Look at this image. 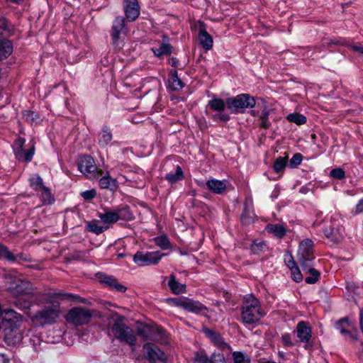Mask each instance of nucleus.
<instances>
[{"mask_svg": "<svg viewBox=\"0 0 363 363\" xmlns=\"http://www.w3.org/2000/svg\"><path fill=\"white\" fill-rule=\"evenodd\" d=\"M38 195L42 203L45 205H51L55 201L54 195L48 186H45L39 193H38Z\"/></svg>", "mask_w": 363, "mask_h": 363, "instance_id": "nucleus-30", "label": "nucleus"}, {"mask_svg": "<svg viewBox=\"0 0 363 363\" xmlns=\"http://www.w3.org/2000/svg\"><path fill=\"white\" fill-rule=\"evenodd\" d=\"M124 11L126 18L130 21H135L140 14V9L137 0H125Z\"/></svg>", "mask_w": 363, "mask_h": 363, "instance_id": "nucleus-14", "label": "nucleus"}, {"mask_svg": "<svg viewBox=\"0 0 363 363\" xmlns=\"http://www.w3.org/2000/svg\"><path fill=\"white\" fill-rule=\"evenodd\" d=\"M294 333L296 334L299 341L305 344L304 348L308 349V342H310L312 337V329L308 323L305 321H301L298 323Z\"/></svg>", "mask_w": 363, "mask_h": 363, "instance_id": "nucleus-10", "label": "nucleus"}, {"mask_svg": "<svg viewBox=\"0 0 363 363\" xmlns=\"http://www.w3.org/2000/svg\"><path fill=\"white\" fill-rule=\"evenodd\" d=\"M10 2L19 4L23 2L24 0H9Z\"/></svg>", "mask_w": 363, "mask_h": 363, "instance_id": "nucleus-61", "label": "nucleus"}, {"mask_svg": "<svg viewBox=\"0 0 363 363\" xmlns=\"http://www.w3.org/2000/svg\"><path fill=\"white\" fill-rule=\"evenodd\" d=\"M35 153V147L32 146L29 149L15 150L16 158L20 162H29L32 160Z\"/></svg>", "mask_w": 363, "mask_h": 363, "instance_id": "nucleus-20", "label": "nucleus"}, {"mask_svg": "<svg viewBox=\"0 0 363 363\" xmlns=\"http://www.w3.org/2000/svg\"><path fill=\"white\" fill-rule=\"evenodd\" d=\"M111 331L115 338L120 342H125L130 346L135 345L136 335L130 328L123 324L114 323L111 327Z\"/></svg>", "mask_w": 363, "mask_h": 363, "instance_id": "nucleus-5", "label": "nucleus"}, {"mask_svg": "<svg viewBox=\"0 0 363 363\" xmlns=\"http://www.w3.org/2000/svg\"><path fill=\"white\" fill-rule=\"evenodd\" d=\"M99 217L105 224L114 223L118 220L116 208L113 210H106L104 213H99Z\"/></svg>", "mask_w": 363, "mask_h": 363, "instance_id": "nucleus-31", "label": "nucleus"}, {"mask_svg": "<svg viewBox=\"0 0 363 363\" xmlns=\"http://www.w3.org/2000/svg\"><path fill=\"white\" fill-rule=\"evenodd\" d=\"M125 33V19L121 16L115 18L111 32V38L113 44L116 48H120L121 43L119 40L121 34Z\"/></svg>", "mask_w": 363, "mask_h": 363, "instance_id": "nucleus-11", "label": "nucleus"}, {"mask_svg": "<svg viewBox=\"0 0 363 363\" xmlns=\"http://www.w3.org/2000/svg\"><path fill=\"white\" fill-rule=\"evenodd\" d=\"M218 360V355L213 354L209 358L203 352H196L194 357L195 363H220Z\"/></svg>", "mask_w": 363, "mask_h": 363, "instance_id": "nucleus-34", "label": "nucleus"}, {"mask_svg": "<svg viewBox=\"0 0 363 363\" xmlns=\"http://www.w3.org/2000/svg\"><path fill=\"white\" fill-rule=\"evenodd\" d=\"M269 111L268 108H264L260 115L258 116L259 121H260L259 126L264 129H268L270 126L269 121Z\"/></svg>", "mask_w": 363, "mask_h": 363, "instance_id": "nucleus-40", "label": "nucleus"}, {"mask_svg": "<svg viewBox=\"0 0 363 363\" xmlns=\"http://www.w3.org/2000/svg\"><path fill=\"white\" fill-rule=\"evenodd\" d=\"M32 284L26 280H19L15 286L11 288V292L16 296L27 295L32 293Z\"/></svg>", "mask_w": 363, "mask_h": 363, "instance_id": "nucleus-16", "label": "nucleus"}, {"mask_svg": "<svg viewBox=\"0 0 363 363\" xmlns=\"http://www.w3.org/2000/svg\"><path fill=\"white\" fill-rule=\"evenodd\" d=\"M203 332L220 349L223 350L225 348H230V346L223 341V337L215 331L205 328H203Z\"/></svg>", "mask_w": 363, "mask_h": 363, "instance_id": "nucleus-18", "label": "nucleus"}, {"mask_svg": "<svg viewBox=\"0 0 363 363\" xmlns=\"http://www.w3.org/2000/svg\"><path fill=\"white\" fill-rule=\"evenodd\" d=\"M165 179L171 184H174L184 179V172L180 166H177L174 173H169L165 175Z\"/></svg>", "mask_w": 363, "mask_h": 363, "instance_id": "nucleus-37", "label": "nucleus"}, {"mask_svg": "<svg viewBox=\"0 0 363 363\" xmlns=\"http://www.w3.org/2000/svg\"><path fill=\"white\" fill-rule=\"evenodd\" d=\"M264 315L259 301L253 295L245 296L241 307V319L246 324L258 322Z\"/></svg>", "mask_w": 363, "mask_h": 363, "instance_id": "nucleus-2", "label": "nucleus"}, {"mask_svg": "<svg viewBox=\"0 0 363 363\" xmlns=\"http://www.w3.org/2000/svg\"><path fill=\"white\" fill-rule=\"evenodd\" d=\"M284 262L290 269L296 266V264L291 254H286L285 255Z\"/></svg>", "mask_w": 363, "mask_h": 363, "instance_id": "nucleus-54", "label": "nucleus"}, {"mask_svg": "<svg viewBox=\"0 0 363 363\" xmlns=\"http://www.w3.org/2000/svg\"><path fill=\"white\" fill-rule=\"evenodd\" d=\"M281 340L285 347H291L294 345L289 333L283 334L281 336Z\"/></svg>", "mask_w": 363, "mask_h": 363, "instance_id": "nucleus-53", "label": "nucleus"}, {"mask_svg": "<svg viewBox=\"0 0 363 363\" xmlns=\"http://www.w3.org/2000/svg\"><path fill=\"white\" fill-rule=\"evenodd\" d=\"M168 286L172 292L175 294H181L186 291V285L178 282L174 274L169 276Z\"/></svg>", "mask_w": 363, "mask_h": 363, "instance_id": "nucleus-24", "label": "nucleus"}, {"mask_svg": "<svg viewBox=\"0 0 363 363\" xmlns=\"http://www.w3.org/2000/svg\"><path fill=\"white\" fill-rule=\"evenodd\" d=\"M118 220L130 221L134 219V215L128 205L123 204L116 208Z\"/></svg>", "mask_w": 363, "mask_h": 363, "instance_id": "nucleus-22", "label": "nucleus"}, {"mask_svg": "<svg viewBox=\"0 0 363 363\" xmlns=\"http://www.w3.org/2000/svg\"><path fill=\"white\" fill-rule=\"evenodd\" d=\"M46 300L50 306L45 307L33 315L32 320L35 325H44L45 324L50 325L54 323L60 314V301H72L78 303H86L85 298L72 294L63 293L61 291L48 293Z\"/></svg>", "mask_w": 363, "mask_h": 363, "instance_id": "nucleus-1", "label": "nucleus"}, {"mask_svg": "<svg viewBox=\"0 0 363 363\" xmlns=\"http://www.w3.org/2000/svg\"><path fill=\"white\" fill-rule=\"evenodd\" d=\"M265 230L271 234H273L278 238H283L286 233V230L283 225L269 223L266 225Z\"/></svg>", "mask_w": 363, "mask_h": 363, "instance_id": "nucleus-26", "label": "nucleus"}, {"mask_svg": "<svg viewBox=\"0 0 363 363\" xmlns=\"http://www.w3.org/2000/svg\"><path fill=\"white\" fill-rule=\"evenodd\" d=\"M291 272V277L296 282H300L303 280V275L299 268L296 266L290 269Z\"/></svg>", "mask_w": 363, "mask_h": 363, "instance_id": "nucleus-49", "label": "nucleus"}, {"mask_svg": "<svg viewBox=\"0 0 363 363\" xmlns=\"http://www.w3.org/2000/svg\"><path fill=\"white\" fill-rule=\"evenodd\" d=\"M24 143H25V140L23 138H18V139L16 140L14 142V150L23 149Z\"/></svg>", "mask_w": 363, "mask_h": 363, "instance_id": "nucleus-57", "label": "nucleus"}, {"mask_svg": "<svg viewBox=\"0 0 363 363\" xmlns=\"http://www.w3.org/2000/svg\"><path fill=\"white\" fill-rule=\"evenodd\" d=\"M297 258L301 267L313 263L315 256L313 255V242L311 240L306 239L300 243Z\"/></svg>", "mask_w": 363, "mask_h": 363, "instance_id": "nucleus-6", "label": "nucleus"}, {"mask_svg": "<svg viewBox=\"0 0 363 363\" xmlns=\"http://www.w3.org/2000/svg\"><path fill=\"white\" fill-rule=\"evenodd\" d=\"M188 298H174L172 299V302L174 305L182 307L184 309V305L186 303Z\"/></svg>", "mask_w": 363, "mask_h": 363, "instance_id": "nucleus-56", "label": "nucleus"}, {"mask_svg": "<svg viewBox=\"0 0 363 363\" xmlns=\"http://www.w3.org/2000/svg\"><path fill=\"white\" fill-rule=\"evenodd\" d=\"M198 39L199 43L202 45V47L206 50H209L213 47V38L211 35H209L205 29H200Z\"/></svg>", "mask_w": 363, "mask_h": 363, "instance_id": "nucleus-23", "label": "nucleus"}, {"mask_svg": "<svg viewBox=\"0 0 363 363\" xmlns=\"http://www.w3.org/2000/svg\"><path fill=\"white\" fill-rule=\"evenodd\" d=\"M169 87L174 91H179L184 87V83L178 77L177 72L175 69L170 71V76L168 80Z\"/></svg>", "mask_w": 363, "mask_h": 363, "instance_id": "nucleus-25", "label": "nucleus"}, {"mask_svg": "<svg viewBox=\"0 0 363 363\" xmlns=\"http://www.w3.org/2000/svg\"><path fill=\"white\" fill-rule=\"evenodd\" d=\"M213 119L216 122L220 121H228L230 119V116L228 113L223 112H218V113L213 116Z\"/></svg>", "mask_w": 363, "mask_h": 363, "instance_id": "nucleus-50", "label": "nucleus"}, {"mask_svg": "<svg viewBox=\"0 0 363 363\" xmlns=\"http://www.w3.org/2000/svg\"><path fill=\"white\" fill-rule=\"evenodd\" d=\"M29 185L30 188L39 193L45 186H46L43 182L42 177L39 174H33L28 179Z\"/></svg>", "mask_w": 363, "mask_h": 363, "instance_id": "nucleus-27", "label": "nucleus"}, {"mask_svg": "<svg viewBox=\"0 0 363 363\" xmlns=\"http://www.w3.org/2000/svg\"><path fill=\"white\" fill-rule=\"evenodd\" d=\"M320 225V223H318V222H317V221H315V222L313 223V226H314V227H318Z\"/></svg>", "mask_w": 363, "mask_h": 363, "instance_id": "nucleus-64", "label": "nucleus"}, {"mask_svg": "<svg viewBox=\"0 0 363 363\" xmlns=\"http://www.w3.org/2000/svg\"><path fill=\"white\" fill-rule=\"evenodd\" d=\"M18 257H20V255L15 256L11 251L9 250L7 247L0 244V259L15 262L17 260Z\"/></svg>", "mask_w": 363, "mask_h": 363, "instance_id": "nucleus-39", "label": "nucleus"}, {"mask_svg": "<svg viewBox=\"0 0 363 363\" xmlns=\"http://www.w3.org/2000/svg\"><path fill=\"white\" fill-rule=\"evenodd\" d=\"M205 185L208 189L216 194H222L226 189V182L225 180L210 179L206 181Z\"/></svg>", "mask_w": 363, "mask_h": 363, "instance_id": "nucleus-17", "label": "nucleus"}, {"mask_svg": "<svg viewBox=\"0 0 363 363\" xmlns=\"http://www.w3.org/2000/svg\"><path fill=\"white\" fill-rule=\"evenodd\" d=\"M287 120L297 125H303L306 123V118L300 113H294L287 116Z\"/></svg>", "mask_w": 363, "mask_h": 363, "instance_id": "nucleus-42", "label": "nucleus"}, {"mask_svg": "<svg viewBox=\"0 0 363 363\" xmlns=\"http://www.w3.org/2000/svg\"><path fill=\"white\" fill-rule=\"evenodd\" d=\"M336 328L345 338H355L357 330L347 318L340 319L336 323Z\"/></svg>", "mask_w": 363, "mask_h": 363, "instance_id": "nucleus-12", "label": "nucleus"}, {"mask_svg": "<svg viewBox=\"0 0 363 363\" xmlns=\"http://www.w3.org/2000/svg\"><path fill=\"white\" fill-rule=\"evenodd\" d=\"M91 317V310L83 307H74L67 312L65 319L75 326H80L88 324Z\"/></svg>", "mask_w": 363, "mask_h": 363, "instance_id": "nucleus-4", "label": "nucleus"}, {"mask_svg": "<svg viewBox=\"0 0 363 363\" xmlns=\"http://www.w3.org/2000/svg\"><path fill=\"white\" fill-rule=\"evenodd\" d=\"M302 155L300 153L295 154L290 160V165L292 167H296L299 165L302 161Z\"/></svg>", "mask_w": 363, "mask_h": 363, "instance_id": "nucleus-52", "label": "nucleus"}, {"mask_svg": "<svg viewBox=\"0 0 363 363\" xmlns=\"http://www.w3.org/2000/svg\"><path fill=\"white\" fill-rule=\"evenodd\" d=\"M172 47L167 43L160 45L159 48H152V51L155 56L160 57L163 55H170L172 53Z\"/></svg>", "mask_w": 363, "mask_h": 363, "instance_id": "nucleus-35", "label": "nucleus"}, {"mask_svg": "<svg viewBox=\"0 0 363 363\" xmlns=\"http://www.w3.org/2000/svg\"><path fill=\"white\" fill-rule=\"evenodd\" d=\"M323 235L333 242H340L344 237L342 227L337 226L335 223H325L323 228Z\"/></svg>", "mask_w": 363, "mask_h": 363, "instance_id": "nucleus-9", "label": "nucleus"}, {"mask_svg": "<svg viewBox=\"0 0 363 363\" xmlns=\"http://www.w3.org/2000/svg\"><path fill=\"white\" fill-rule=\"evenodd\" d=\"M330 176L334 179L341 180L345 177V173L341 168H335L330 171Z\"/></svg>", "mask_w": 363, "mask_h": 363, "instance_id": "nucleus-48", "label": "nucleus"}, {"mask_svg": "<svg viewBox=\"0 0 363 363\" xmlns=\"http://www.w3.org/2000/svg\"><path fill=\"white\" fill-rule=\"evenodd\" d=\"M286 157H279L277 158L273 165L274 172L277 173L282 172L286 166Z\"/></svg>", "mask_w": 363, "mask_h": 363, "instance_id": "nucleus-41", "label": "nucleus"}, {"mask_svg": "<svg viewBox=\"0 0 363 363\" xmlns=\"http://www.w3.org/2000/svg\"><path fill=\"white\" fill-rule=\"evenodd\" d=\"M108 226L100 225L96 220L88 222L86 223L87 230L94 233L96 235H99L104 233L105 230L108 229Z\"/></svg>", "mask_w": 363, "mask_h": 363, "instance_id": "nucleus-38", "label": "nucleus"}, {"mask_svg": "<svg viewBox=\"0 0 363 363\" xmlns=\"http://www.w3.org/2000/svg\"><path fill=\"white\" fill-rule=\"evenodd\" d=\"M301 268L306 274H309L305 279V281L307 284H313L318 281L320 274L313 267V264H307L306 266H302Z\"/></svg>", "mask_w": 363, "mask_h": 363, "instance_id": "nucleus-19", "label": "nucleus"}, {"mask_svg": "<svg viewBox=\"0 0 363 363\" xmlns=\"http://www.w3.org/2000/svg\"><path fill=\"white\" fill-rule=\"evenodd\" d=\"M80 194L84 200L90 201L96 196V191L94 189H90L82 191Z\"/></svg>", "mask_w": 363, "mask_h": 363, "instance_id": "nucleus-51", "label": "nucleus"}, {"mask_svg": "<svg viewBox=\"0 0 363 363\" xmlns=\"http://www.w3.org/2000/svg\"><path fill=\"white\" fill-rule=\"evenodd\" d=\"M13 45L11 40H0V61L8 58L13 52Z\"/></svg>", "mask_w": 363, "mask_h": 363, "instance_id": "nucleus-21", "label": "nucleus"}, {"mask_svg": "<svg viewBox=\"0 0 363 363\" xmlns=\"http://www.w3.org/2000/svg\"><path fill=\"white\" fill-rule=\"evenodd\" d=\"M251 115L253 116H258V112L256 110H252L250 112Z\"/></svg>", "mask_w": 363, "mask_h": 363, "instance_id": "nucleus-62", "label": "nucleus"}, {"mask_svg": "<svg viewBox=\"0 0 363 363\" xmlns=\"http://www.w3.org/2000/svg\"><path fill=\"white\" fill-rule=\"evenodd\" d=\"M78 169L89 179H95L97 176V167L91 156L83 155L79 158Z\"/></svg>", "mask_w": 363, "mask_h": 363, "instance_id": "nucleus-8", "label": "nucleus"}, {"mask_svg": "<svg viewBox=\"0 0 363 363\" xmlns=\"http://www.w3.org/2000/svg\"><path fill=\"white\" fill-rule=\"evenodd\" d=\"M184 309L191 313H199L203 310H206V308L199 301L187 299L186 303L184 305Z\"/></svg>", "mask_w": 363, "mask_h": 363, "instance_id": "nucleus-29", "label": "nucleus"}, {"mask_svg": "<svg viewBox=\"0 0 363 363\" xmlns=\"http://www.w3.org/2000/svg\"><path fill=\"white\" fill-rule=\"evenodd\" d=\"M9 34L10 29L7 20L6 18H0V35L9 36Z\"/></svg>", "mask_w": 363, "mask_h": 363, "instance_id": "nucleus-47", "label": "nucleus"}, {"mask_svg": "<svg viewBox=\"0 0 363 363\" xmlns=\"http://www.w3.org/2000/svg\"><path fill=\"white\" fill-rule=\"evenodd\" d=\"M23 116L25 120L30 123H38L40 121L39 115L31 111H25Z\"/></svg>", "mask_w": 363, "mask_h": 363, "instance_id": "nucleus-43", "label": "nucleus"}, {"mask_svg": "<svg viewBox=\"0 0 363 363\" xmlns=\"http://www.w3.org/2000/svg\"><path fill=\"white\" fill-rule=\"evenodd\" d=\"M362 213H363V198L361 199L357 202V203L356 204V206H354V208L352 210V213L354 215H358Z\"/></svg>", "mask_w": 363, "mask_h": 363, "instance_id": "nucleus-55", "label": "nucleus"}, {"mask_svg": "<svg viewBox=\"0 0 363 363\" xmlns=\"http://www.w3.org/2000/svg\"><path fill=\"white\" fill-rule=\"evenodd\" d=\"M143 349L147 354L148 359L155 363L157 361H164L165 355L164 352L157 347L151 343H146L143 346Z\"/></svg>", "mask_w": 363, "mask_h": 363, "instance_id": "nucleus-13", "label": "nucleus"}, {"mask_svg": "<svg viewBox=\"0 0 363 363\" xmlns=\"http://www.w3.org/2000/svg\"><path fill=\"white\" fill-rule=\"evenodd\" d=\"M165 255L159 251L155 252H137L133 257V262L140 267L157 264Z\"/></svg>", "mask_w": 363, "mask_h": 363, "instance_id": "nucleus-7", "label": "nucleus"}, {"mask_svg": "<svg viewBox=\"0 0 363 363\" xmlns=\"http://www.w3.org/2000/svg\"><path fill=\"white\" fill-rule=\"evenodd\" d=\"M217 361H219L220 363H225V358H224L223 355L218 354Z\"/></svg>", "mask_w": 363, "mask_h": 363, "instance_id": "nucleus-60", "label": "nucleus"}, {"mask_svg": "<svg viewBox=\"0 0 363 363\" xmlns=\"http://www.w3.org/2000/svg\"><path fill=\"white\" fill-rule=\"evenodd\" d=\"M123 178H124L125 182L128 183V185L131 186L142 188L145 185L144 175L143 174L140 175L134 174L128 177L126 176H123Z\"/></svg>", "mask_w": 363, "mask_h": 363, "instance_id": "nucleus-32", "label": "nucleus"}, {"mask_svg": "<svg viewBox=\"0 0 363 363\" xmlns=\"http://www.w3.org/2000/svg\"><path fill=\"white\" fill-rule=\"evenodd\" d=\"M97 275L101 282L106 284L111 289H114L119 292H125L126 291V287L118 283L116 279L102 273H99Z\"/></svg>", "mask_w": 363, "mask_h": 363, "instance_id": "nucleus-15", "label": "nucleus"}, {"mask_svg": "<svg viewBox=\"0 0 363 363\" xmlns=\"http://www.w3.org/2000/svg\"><path fill=\"white\" fill-rule=\"evenodd\" d=\"M337 43L347 47H350L353 51L363 55V45H362L359 43H350L345 39L339 40Z\"/></svg>", "mask_w": 363, "mask_h": 363, "instance_id": "nucleus-44", "label": "nucleus"}, {"mask_svg": "<svg viewBox=\"0 0 363 363\" xmlns=\"http://www.w3.org/2000/svg\"><path fill=\"white\" fill-rule=\"evenodd\" d=\"M113 135L110 128L104 126L99 135V144L101 147L106 146L112 140Z\"/></svg>", "mask_w": 363, "mask_h": 363, "instance_id": "nucleus-33", "label": "nucleus"}, {"mask_svg": "<svg viewBox=\"0 0 363 363\" xmlns=\"http://www.w3.org/2000/svg\"><path fill=\"white\" fill-rule=\"evenodd\" d=\"M234 363H250V357L243 352H234L233 353Z\"/></svg>", "mask_w": 363, "mask_h": 363, "instance_id": "nucleus-45", "label": "nucleus"}, {"mask_svg": "<svg viewBox=\"0 0 363 363\" xmlns=\"http://www.w3.org/2000/svg\"><path fill=\"white\" fill-rule=\"evenodd\" d=\"M169 64L171 65L172 67H177L178 66V65H179V61L177 60V58L172 57L169 60Z\"/></svg>", "mask_w": 363, "mask_h": 363, "instance_id": "nucleus-59", "label": "nucleus"}, {"mask_svg": "<svg viewBox=\"0 0 363 363\" xmlns=\"http://www.w3.org/2000/svg\"><path fill=\"white\" fill-rule=\"evenodd\" d=\"M241 220H242V223H247L249 222V220H246V218H245V216L244 214L242 215L241 216Z\"/></svg>", "mask_w": 363, "mask_h": 363, "instance_id": "nucleus-63", "label": "nucleus"}, {"mask_svg": "<svg viewBox=\"0 0 363 363\" xmlns=\"http://www.w3.org/2000/svg\"><path fill=\"white\" fill-rule=\"evenodd\" d=\"M227 107L233 113H242L244 109L252 108L256 105L255 98L248 94H240L226 99Z\"/></svg>", "mask_w": 363, "mask_h": 363, "instance_id": "nucleus-3", "label": "nucleus"}, {"mask_svg": "<svg viewBox=\"0 0 363 363\" xmlns=\"http://www.w3.org/2000/svg\"><path fill=\"white\" fill-rule=\"evenodd\" d=\"M210 108L216 112H223L227 106L226 101L219 98H213L208 101Z\"/></svg>", "mask_w": 363, "mask_h": 363, "instance_id": "nucleus-36", "label": "nucleus"}, {"mask_svg": "<svg viewBox=\"0 0 363 363\" xmlns=\"http://www.w3.org/2000/svg\"><path fill=\"white\" fill-rule=\"evenodd\" d=\"M264 244L263 242H259V243H257V242H254L251 247H252V250L255 252L257 250H262V248L264 247Z\"/></svg>", "mask_w": 363, "mask_h": 363, "instance_id": "nucleus-58", "label": "nucleus"}, {"mask_svg": "<svg viewBox=\"0 0 363 363\" xmlns=\"http://www.w3.org/2000/svg\"><path fill=\"white\" fill-rule=\"evenodd\" d=\"M99 184L101 189H109L112 191H116L118 187L116 179H112L108 174L101 177L99 181Z\"/></svg>", "mask_w": 363, "mask_h": 363, "instance_id": "nucleus-28", "label": "nucleus"}, {"mask_svg": "<svg viewBox=\"0 0 363 363\" xmlns=\"http://www.w3.org/2000/svg\"><path fill=\"white\" fill-rule=\"evenodd\" d=\"M155 244L162 250H167L170 247V242L166 236H159L155 238Z\"/></svg>", "mask_w": 363, "mask_h": 363, "instance_id": "nucleus-46", "label": "nucleus"}]
</instances>
